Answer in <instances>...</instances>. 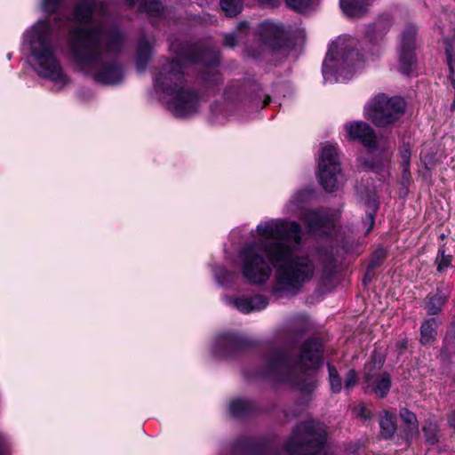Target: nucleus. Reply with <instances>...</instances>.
I'll list each match as a JSON object with an SVG mask.
<instances>
[{
    "mask_svg": "<svg viewBox=\"0 0 455 455\" xmlns=\"http://www.w3.org/2000/svg\"><path fill=\"white\" fill-rule=\"evenodd\" d=\"M256 231L263 240L247 243L238 252L243 278L251 284L262 285L275 267L273 293L278 297L299 293L315 270L308 255L296 254L301 247L300 225L286 219H271L259 223Z\"/></svg>",
    "mask_w": 455,
    "mask_h": 455,
    "instance_id": "obj_1",
    "label": "nucleus"
},
{
    "mask_svg": "<svg viewBox=\"0 0 455 455\" xmlns=\"http://www.w3.org/2000/svg\"><path fill=\"white\" fill-rule=\"evenodd\" d=\"M74 17L84 25L70 31L69 48L74 60L98 84L114 85L122 82L124 72L114 56L124 39L119 28L109 24L104 6L96 0H79Z\"/></svg>",
    "mask_w": 455,
    "mask_h": 455,
    "instance_id": "obj_2",
    "label": "nucleus"
},
{
    "mask_svg": "<svg viewBox=\"0 0 455 455\" xmlns=\"http://www.w3.org/2000/svg\"><path fill=\"white\" fill-rule=\"evenodd\" d=\"M174 60L162 64L155 75L154 86L157 92L170 97L167 101L169 110L176 116H188L198 110L199 96L184 86V69L187 64L200 63L205 69L202 78L212 82L210 75L215 76V68L220 62L219 52L214 48H203L199 45L174 41L170 45Z\"/></svg>",
    "mask_w": 455,
    "mask_h": 455,
    "instance_id": "obj_3",
    "label": "nucleus"
},
{
    "mask_svg": "<svg viewBox=\"0 0 455 455\" xmlns=\"http://www.w3.org/2000/svg\"><path fill=\"white\" fill-rule=\"evenodd\" d=\"M322 344L316 339L307 340L301 347L298 362L293 363L283 348L270 350L264 359V365L259 375L276 382H285L305 393L312 392L316 387L313 374L321 363Z\"/></svg>",
    "mask_w": 455,
    "mask_h": 455,
    "instance_id": "obj_4",
    "label": "nucleus"
},
{
    "mask_svg": "<svg viewBox=\"0 0 455 455\" xmlns=\"http://www.w3.org/2000/svg\"><path fill=\"white\" fill-rule=\"evenodd\" d=\"M24 41L29 46L30 61L36 73L53 83L56 90L64 88L69 79L56 56L50 24L45 20H39L26 31Z\"/></svg>",
    "mask_w": 455,
    "mask_h": 455,
    "instance_id": "obj_5",
    "label": "nucleus"
},
{
    "mask_svg": "<svg viewBox=\"0 0 455 455\" xmlns=\"http://www.w3.org/2000/svg\"><path fill=\"white\" fill-rule=\"evenodd\" d=\"M362 58L355 49V41L350 36H339L330 45L323 63L325 81L337 82L339 77L349 78L356 63Z\"/></svg>",
    "mask_w": 455,
    "mask_h": 455,
    "instance_id": "obj_6",
    "label": "nucleus"
},
{
    "mask_svg": "<svg viewBox=\"0 0 455 455\" xmlns=\"http://www.w3.org/2000/svg\"><path fill=\"white\" fill-rule=\"evenodd\" d=\"M308 191H299L288 201L284 212L298 215L305 222L308 232L315 235H328L334 228L336 215H331L326 210H305L304 204L308 199Z\"/></svg>",
    "mask_w": 455,
    "mask_h": 455,
    "instance_id": "obj_7",
    "label": "nucleus"
},
{
    "mask_svg": "<svg viewBox=\"0 0 455 455\" xmlns=\"http://www.w3.org/2000/svg\"><path fill=\"white\" fill-rule=\"evenodd\" d=\"M326 441L323 424L309 420L299 425L286 444L290 455H314Z\"/></svg>",
    "mask_w": 455,
    "mask_h": 455,
    "instance_id": "obj_8",
    "label": "nucleus"
},
{
    "mask_svg": "<svg viewBox=\"0 0 455 455\" xmlns=\"http://www.w3.org/2000/svg\"><path fill=\"white\" fill-rule=\"evenodd\" d=\"M405 102L400 97L376 96L364 108V116L376 126L386 127L397 121L403 114Z\"/></svg>",
    "mask_w": 455,
    "mask_h": 455,
    "instance_id": "obj_9",
    "label": "nucleus"
},
{
    "mask_svg": "<svg viewBox=\"0 0 455 455\" xmlns=\"http://www.w3.org/2000/svg\"><path fill=\"white\" fill-rule=\"evenodd\" d=\"M319 181L327 192H332L339 188L342 179L341 168L334 146L325 144L318 160Z\"/></svg>",
    "mask_w": 455,
    "mask_h": 455,
    "instance_id": "obj_10",
    "label": "nucleus"
},
{
    "mask_svg": "<svg viewBox=\"0 0 455 455\" xmlns=\"http://www.w3.org/2000/svg\"><path fill=\"white\" fill-rule=\"evenodd\" d=\"M383 360L381 358L378 361L373 359L371 363H367L364 368L366 389L371 388L372 392L380 398L387 396L391 387V379L387 373L377 376V371L381 368Z\"/></svg>",
    "mask_w": 455,
    "mask_h": 455,
    "instance_id": "obj_11",
    "label": "nucleus"
},
{
    "mask_svg": "<svg viewBox=\"0 0 455 455\" xmlns=\"http://www.w3.org/2000/svg\"><path fill=\"white\" fill-rule=\"evenodd\" d=\"M251 345V340L240 334L225 332L213 340L212 351L218 356H229Z\"/></svg>",
    "mask_w": 455,
    "mask_h": 455,
    "instance_id": "obj_12",
    "label": "nucleus"
},
{
    "mask_svg": "<svg viewBox=\"0 0 455 455\" xmlns=\"http://www.w3.org/2000/svg\"><path fill=\"white\" fill-rule=\"evenodd\" d=\"M416 27L408 25L401 35L399 49V69L402 73L409 75L415 62L414 47Z\"/></svg>",
    "mask_w": 455,
    "mask_h": 455,
    "instance_id": "obj_13",
    "label": "nucleus"
},
{
    "mask_svg": "<svg viewBox=\"0 0 455 455\" xmlns=\"http://www.w3.org/2000/svg\"><path fill=\"white\" fill-rule=\"evenodd\" d=\"M347 139L358 140L370 151L379 149V140L373 129L363 121H354L344 124Z\"/></svg>",
    "mask_w": 455,
    "mask_h": 455,
    "instance_id": "obj_14",
    "label": "nucleus"
},
{
    "mask_svg": "<svg viewBox=\"0 0 455 455\" xmlns=\"http://www.w3.org/2000/svg\"><path fill=\"white\" fill-rule=\"evenodd\" d=\"M259 33L263 43L273 50H279L286 44L287 34L281 24L265 21L259 26Z\"/></svg>",
    "mask_w": 455,
    "mask_h": 455,
    "instance_id": "obj_15",
    "label": "nucleus"
},
{
    "mask_svg": "<svg viewBox=\"0 0 455 455\" xmlns=\"http://www.w3.org/2000/svg\"><path fill=\"white\" fill-rule=\"evenodd\" d=\"M225 300L227 304L233 306L243 314H249L253 311H260L266 308L268 305L267 298L260 294L252 297H227Z\"/></svg>",
    "mask_w": 455,
    "mask_h": 455,
    "instance_id": "obj_16",
    "label": "nucleus"
},
{
    "mask_svg": "<svg viewBox=\"0 0 455 455\" xmlns=\"http://www.w3.org/2000/svg\"><path fill=\"white\" fill-rule=\"evenodd\" d=\"M153 41V38H148L146 36H142L139 41L136 52V68L139 72L146 69L151 59Z\"/></svg>",
    "mask_w": 455,
    "mask_h": 455,
    "instance_id": "obj_17",
    "label": "nucleus"
},
{
    "mask_svg": "<svg viewBox=\"0 0 455 455\" xmlns=\"http://www.w3.org/2000/svg\"><path fill=\"white\" fill-rule=\"evenodd\" d=\"M130 7L138 5L139 11L147 12L149 17H159L164 15V10L159 0H124Z\"/></svg>",
    "mask_w": 455,
    "mask_h": 455,
    "instance_id": "obj_18",
    "label": "nucleus"
},
{
    "mask_svg": "<svg viewBox=\"0 0 455 455\" xmlns=\"http://www.w3.org/2000/svg\"><path fill=\"white\" fill-rule=\"evenodd\" d=\"M400 418L404 424V433L408 440L417 439L419 435L416 415L406 408L400 411Z\"/></svg>",
    "mask_w": 455,
    "mask_h": 455,
    "instance_id": "obj_19",
    "label": "nucleus"
},
{
    "mask_svg": "<svg viewBox=\"0 0 455 455\" xmlns=\"http://www.w3.org/2000/svg\"><path fill=\"white\" fill-rule=\"evenodd\" d=\"M344 13L352 18H359L368 12V4L365 0H339Z\"/></svg>",
    "mask_w": 455,
    "mask_h": 455,
    "instance_id": "obj_20",
    "label": "nucleus"
},
{
    "mask_svg": "<svg viewBox=\"0 0 455 455\" xmlns=\"http://www.w3.org/2000/svg\"><path fill=\"white\" fill-rule=\"evenodd\" d=\"M437 322L435 318L424 321L420 327V343L430 344L436 336Z\"/></svg>",
    "mask_w": 455,
    "mask_h": 455,
    "instance_id": "obj_21",
    "label": "nucleus"
},
{
    "mask_svg": "<svg viewBox=\"0 0 455 455\" xmlns=\"http://www.w3.org/2000/svg\"><path fill=\"white\" fill-rule=\"evenodd\" d=\"M253 410V404L246 399H235L229 403V412L234 417H241L249 414Z\"/></svg>",
    "mask_w": 455,
    "mask_h": 455,
    "instance_id": "obj_22",
    "label": "nucleus"
},
{
    "mask_svg": "<svg viewBox=\"0 0 455 455\" xmlns=\"http://www.w3.org/2000/svg\"><path fill=\"white\" fill-rule=\"evenodd\" d=\"M379 426L381 435L385 438L391 437L396 429L395 414L385 411L384 415L379 419Z\"/></svg>",
    "mask_w": 455,
    "mask_h": 455,
    "instance_id": "obj_23",
    "label": "nucleus"
},
{
    "mask_svg": "<svg viewBox=\"0 0 455 455\" xmlns=\"http://www.w3.org/2000/svg\"><path fill=\"white\" fill-rule=\"evenodd\" d=\"M422 430L426 443L428 444H435L439 441L440 433L439 427L436 422L431 419L426 420L422 427Z\"/></svg>",
    "mask_w": 455,
    "mask_h": 455,
    "instance_id": "obj_24",
    "label": "nucleus"
},
{
    "mask_svg": "<svg viewBox=\"0 0 455 455\" xmlns=\"http://www.w3.org/2000/svg\"><path fill=\"white\" fill-rule=\"evenodd\" d=\"M448 293L435 294L428 298L426 308L429 315H437L441 312L443 306L447 300Z\"/></svg>",
    "mask_w": 455,
    "mask_h": 455,
    "instance_id": "obj_25",
    "label": "nucleus"
},
{
    "mask_svg": "<svg viewBox=\"0 0 455 455\" xmlns=\"http://www.w3.org/2000/svg\"><path fill=\"white\" fill-rule=\"evenodd\" d=\"M262 3L275 4L277 0H259ZM315 0H285L287 6L296 12H305L308 10Z\"/></svg>",
    "mask_w": 455,
    "mask_h": 455,
    "instance_id": "obj_26",
    "label": "nucleus"
},
{
    "mask_svg": "<svg viewBox=\"0 0 455 455\" xmlns=\"http://www.w3.org/2000/svg\"><path fill=\"white\" fill-rule=\"evenodd\" d=\"M214 276L220 284L228 285L235 280L237 274L228 270L224 267H218L214 270Z\"/></svg>",
    "mask_w": 455,
    "mask_h": 455,
    "instance_id": "obj_27",
    "label": "nucleus"
},
{
    "mask_svg": "<svg viewBox=\"0 0 455 455\" xmlns=\"http://www.w3.org/2000/svg\"><path fill=\"white\" fill-rule=\"evenodd\" d=\"M401 167L403 171V179L408 180L410 177L411 148L408 144H403L400 148Z\"/></svg>",
    "mask_w": 455,
    "mask_h": 455,
    "instance_id": "obj_28",
    "label": "nucleus"
},
{
    "mask_svg": "<svg viewBox=\"0 0 455 455\" xmlns=\"http://www.w3.org/2000/svg\"><path fill=\"white\" fill-rule=\"evenodd\" d=\"M220 6L226 15L233 17L241 12L243 2L242 0H221Z\"/></svg>",
    "mask_w": 455,
    "mask_h": 455,
    "instance_id": "obj_29",
    "label": "nucleus"
},
{
    "mask_svg": "<svg viewBox=\"0 0 455 455\" xmlns=\"http://www.w3.org/2000/svg\"><path fill=\"white\" fill-rule=\"evenodd\" d=\"M328 371L331 390L334 394H339L342 389L341 378L334 366L328 364Z\"/></svg>",
    "mask_w": 455,
    "mask_h": 455,
    "instance_id": "obj_30",
    "label": "nucleus"
},
{
    "mask_svg": "<svg viewBox=\"0 0 455 455\" xmlns=\"http://www.w3.org/2000/svg\"><path fill=\"white\" fill-rule=\"evenodd\" d=\"M378 209V203L375 198L369 201L368 210L366 212V220L364 221L366 228L365 235L369 234L374 226L375 214Z\"/></svg>",
    "mask_w": 455,
    "mask_h": 455,
    "instance_id": "obj_31",
    "label": "nucleus"
},
{
    "mask_svg": "<svg viewBox=\"0 0 455 455\" xmlns=\"http://www.w3.org/2000/svg\"><path fill=\"white\" fill-rule=\"evenodd\" d=\"M452 256L451 254H446L445 250L442 247L439 249L435 263L437 265V271L439 273H443L446 268L451 267V265Z\"/></svg>",
    "mask_w": 455,
    "mask_h": 455,
    "instance_id": "obj_32",
    "label": "nucleus"
},
{
    "mask_svg": "<svg viewBox=\"0 0 455 455\" xmlns=\"http://www.w3.org/2000/svg\"><path fill=\"white\" fill-rule=\"evenodd\" d=\"M225 97L229 101H240L243 97V90L240 87L231 86L226 91Z\"/></svg>",
    "mask_w": 455,
    "mask_h": 455,
    "instance_id": "obj_33",
    "label": "nucleus"
},
{
    "mask_svg": "<svg viewBox=\"0 0 455 455\" xmlns=\"http://www.w3.org/2000/svg\"><path fill=\"white\" fill-rule=\"evenodd\" d=\"M385 256L386 253L384 250L380 249L376 251L370 260L368 273L371 271V269L379 267L385 259Z\"/></svg>",
    "mask_w": 455,
    "mask_h": 455,
    "instance_id": "obj_34",
    "label": "nucleus"
},
{
    "mask_svg": "<svg viewBox=\"0 0 455 455\" xmlns=\"http://www.w3.org/2000/svg\"><path fill=\"white\" fill-rule=\"evenodd\" d=\"M61 0H42L41 10L44 12L53 13L60 5Z\"/></svg>",
    "mask_w": 455,
    "mask_h": 455,
    "instance_id": "obj_35",
    "label": "nucleus"
},
{
    "mask_svg": "<svg viewBox=\"0 0 455 455\" xmlns=\"http://www.w3.org/2000/svg\"><path fill=\"white\" fill-rule=\"evenodd\" d=\"M357 383V374L355 370H349L346 374L344 387L349 391Z\"/></svg>",
    "mask_w": 455,
    "mask_h": 455,
    "instance_id": "obj_36",
    "label": "nucleus"
},
{
    "mask_svg": "<svg viewBox=\"0 0 455 455\" xmlns=\"http://www.w3.org/2000/svg\"><path fill=\"white\" fill-rule=\"evenodd\" d=\"M239 35L232 33L225 36L224 44L228 47H235L237 44Z\"/></svg>",
    "mask_w": 455,
    "mask_h": 455,
    "instance_id": "obj_37",
    "label": "nucleus"
},
{
    "mask_svg": "<svg viewBox=\"0 0 455 455\" xmlns=\"http://www.w3.org/2000/svg\"><path fill=\"white\" fill-rule=\"evenodd\" d=\"M446 57H447V63L450 69V76L453 75L454 68H455V56L452 55L451 51L449 48H446Z\"/></svg>",
    "mask_w": 455,
    "mask_h": 455,
    "instance_id": "obj_38",
    "label": "nucleus"
},
{
    "mask_svg": "<svg viewBox=\"0 0 455 455\" xmlns=\"http://www.w3.org/2000/svg\"><path fill=\"white\" fill-rule=\"evenodd\" d=\"M0 455H8L4 438L0 435Z\"/></svg>",
    "mask_w": 455,
    "mask_h": 455,
    "instance_id": "obj_39",
    "label": "nucleus"
},
{
    "mask_svg": "<svg viewBox=\"0 0 455 455\" xmlns=\"http://www.w3.org/2000/svg\"><path fill=\"white\" fill-rule=\"evenodd\" d=\"M449 423H450L451 427L455 429V410L452 411V413L451 414V416L449 418Z\"/></svg>",
    "mask_w": 455,
    "mask_h": 455,
    "instance_id": "obj_40",
    "label": "nucleus"
},
{
    "mask_svg": "<svg viewBox=\"0 0 455 455\" xmlns=\"http://www.w3.org/2000/svg\"><path fill=\"white\" fill-rule=\"evenodd\" d=\"M360 416L362 418L367 419L370 417L369 411H367V410L364 407H362L360 410Z\"/></svg>",
    "mask_w": 455,
    "mask_h": 455,
    "instance_id": "obj_41",
    "label": "nucleus"
},
{
    "mask_svg": "<svg viewBox=\"0 0 455 455\" xmlns=\"http://www.w3.org/2000/svg\"><path fill=\"white\" fill-rule=\"evenodd\" d=\"M247 22H242L239 24L238 30L242 32L245 28H247Z\"/></svg>",
    "mask_w": 455,
    "mask_h": 455,
    "instance_id": "obj_42",
    "label": "nucleus"
},
{
    "mask_svg": "<svg viewBox=\"0 0 455 455\" xmlns=\"http://www.w3.org/2000/svg\"><path fill=\"white\" fill-rule=\"evenodd\" d=\"M407 341L405 339H403L398 343V346L401 349H404L406 347Z\"/></svg>",
    "mask_w": 455,
    "mask_h": 455,
    "instance_id": "obj_43",
    "label": "nucleus"
},
{
    "mask_svg": "<svg viewBox=\"0 0 455 455\" xmlns=\"http://www.w3.org/2000/svg\"><path fill=\"white\" fill-rule=\"evenodd\" d=\"M269 101H270V98H269V96H267V97H266V99H265V100H264V106H266L267 104H268V103H269Z\"/></svg>",
    "mask_w": 455,
    "mask_h": 455,
    "instance_id": "obj_44",
    "label": "nucleus"
},
{
    "mask_svg": "<svg viewBox=\"0 0 455 455\" xmlns=\"http://www.w3.org/2000/svg\"><path fill=\"white\" fill-rule=\"evenodd\" d=\"M451 110L455 111V98H454V100H453V102L451 104Z\"/></svg>",
    "mask_w": 455,
    "mask_h": 455,
    "instance_id": "obj_45",
    "label": "nucleus"
},
{
    "mask_svg": "<svg viewBox=\"0 0 455 455\" xmlns=\"http://www.w3.org/2000/svg\"><path fill=\"white\" fill-rule=\"evenodd\" d=\"M451 84H452L453 88L455 89V80H453V79L451 80Z\"/></svg>",
    "mask_w": 455,
    "mask_h": 455,
    "instance_id": "obj_46",
    "label": "nucleus"
}]
</instances>
